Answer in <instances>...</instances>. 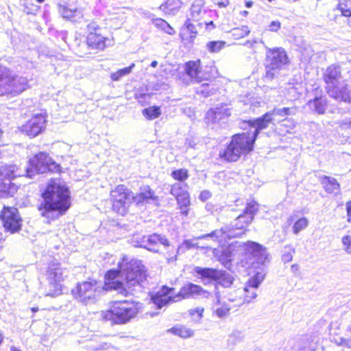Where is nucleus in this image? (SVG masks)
Wrapping results in <instances>:
<instances>
[{
    "label": "nucleus",
    "instance_id": "nucleus-13",
    "mask_svg": "<svg viewBox=\"0 0 351 351\" xmlns=\"http://www.w3.org/2000/svg\"><path fill=\"white\" fill-rule=\"evenodd\" d=\"M239 247L243 250L245 255L249 259L250 264L256 263L258 265H264L268 259V254L266 248L261 244L254 242L247 241L246 243L238 242Z\"/></svg>",
    "mask_w": 351,
    "mask_h": 351
},
{
    "label": "nucleus",
    "instance_id": "nucleus-50",
    "mask_svg": "<svg viewBox=\"0 0 351 351\" xmlns=\"http://www.w3.org/2000/svg\"><path fill=\"white\" fill-rule=\"evenodd\" d=\"M342 243L346 247V251L350 254L351 253V236L346 235L342 238Z\"/></svg>",
    "mask_w": 351,
    "mask_h": 351
},
{
    "label": "nucleus",
    "instance_id": "nucleus-34",
    "mask_svg": "<svg viewBox=\"0 0 351 351\" xmlns=\"http://www.w3.org/2000/svg\"><path fill=\"white\" fill-rule=\"evenodd\" d=\"M232 245L226 248L223 250V252L219 258V261L222 263V264L226 267L229 268L231 265L232 261Z\"/></svg>",
    "mask_w": 351,
    "mask_h": 351
},
{
    "label": "nucleus",
    "instance_id": "nucleus-30",
    "mask_svg": "<svg viewBox=\"0 0 351 351\" xmlns=\"http://www.w3.org/2000/svg\"><path fill=\"white\" fill-rule=\"evenodd\" d=\"M152 23L156 27L161 29L169 35H173L176 33L173 28L167 21L162 19H154L152 20Z\"/></svg>",
    "mask_w": 351,
    "mask_h": 351
},
{
    "label": "nucleus",
    "instance_id": "nucleus-33",
    "mask_svg": "<svg viewBox=\"0 0 351 351\" xmlns=\"http://www.w3.org/2000/svg\"><path fill=\"white\" fill-rule=\"evenodd\" d=\"M244 335L241 330H235L232 332L228 339L229 346H235L238 343L243 341Z\"/></svg>",
    "mask_w": 351,
    "mask_h": 351
},
{
    "label": "nucleus",
    "instance_id": "nucleus-20",
    "mask_svg": "<svg viewBox=\"0 0 351 351\" xmlns=\"http://www.w3.org/2000/svg\"><path fill=\"white\" fill-rule=\"evenodd\" d=\"M230 115V110L226 105H221L214 109H210L206 113V119L213 123H219L221 120Z\"/></svg>",
    "mask_w": 351,
    "mask_h": 351
},
{
    "label": "nucleus",
    "instance_id": "nucleus-18",
    "mask_svg": "<svg viewBox=\"0 0 351 351\" xmlns=\"http://www.w3.org/2000/svg\"><path fill=\"white\" fill-rule=\"evenodd\" d=\"M323 78L326 86L341 82L342 75L340 65L334 64L329 66L324 71Z\"/></svg>",
    "mask_w": 351,
    "mask_h": 351
},
{
    "label": "nucleus",
    "instance_id": "nucleus-64",
    "mask_svg": "<svg viewBox=\"0 0 351 351\" xmlns=\"http://www.w3.org/2000/svg\"><path fill=\"white\" fill-rule=\"evenodd\" d=\"M215 304L214 305H219L220 304V295L218 292L215 293Z\"/></svg>",
    "mask_w": 351,
    "mask_h": 351
},
{
    "label": "nucleus",
    "instance_id": "nucleus-6",
    "mask_svg": "<svg viewBox=\"0 0 351 351\" xmlns=\"http://www.w3.org/2000/svg\"><path fill=\"white\" fill-rule=\"evenodd\" d=\"M173 288L163 286L160 291L151 295V300L157 308L160 309L173 302H178L182 299L192 297L190 283L183 286L178 294L170 296L169 295L173 293Z\"/></svg>",
    "mask_w": 351,
    "mask_h": 351
},
{
    "label": "nucleus",
    "instance_id": "nucleus-59",
    "mask_svg": "<svg viewBox=\"0 0 351 351\" xmlns=\"http://www.w3.org/2000/svg\"><path fill=\"white\" fill-rule=\"evenodd\" d=\"M346 210L348 219V220L351 221V201H349L346 203Z\"/></svg>",
    "mask_w": 351,
    "mask_h": 351
},
{
    "label": "nucleus",
    "instance_id": "nucleus-38",
    "mask_svg": "<svg viewBox=\"0 0 351 351\" xmlns=\"http://www.w3.org/2000/svg\"><path fill=\"white\" fill-rule=\"evenodd\" d=\"M295 250L291 245H286L284 247L282 254V261L286 263L291 262L293 259V255L295 254Z\"/></svg>",
    "mask_w": 351,
    "mask_h": 351
},
{
    "label": "nucleus",
    "instance_id": "nucleus-32",
    "mask_svg": "<svg viewBox=\"0 0 351 351\" xmlns=\"http://www.w3.org/2000/svg\"><path fill=\"white\" fill-rule=\"evenodd\" d=\"M298 347L300 351H313L314 348L311 341V336L308 335L303 336L298 343Z\"/></svg>",
    "mask_w": 351,
    "mask_h": 351
},
{
    "label": "nucleus",
    "instance_id": "nucleus-22",
    "mask_svg": "<svg viewBox=\"0 0 351 351\" xmlns=\"http://www.w3.org/2000/svg\"><path fill=\"white\" fill-rule=\"evenodd\" d=\"M59 12L64 19L74 23L80 21L83 18L82 10L77 8L60 5Z\"/></svg>",
    "mask_w": 351,
    "mask_h": 351
},
{
    "label": "nucleus",
    "instance_id": "nucleus-61",
    "mask_svg": "<svg viewBox=\"0 0 351 351\" xmlns=\"http://www.w3.org/2000/svg\"><path fill=\"white\" fill-rule=\"evenodd\" d=\"M110 347V345L107 343H101L98 348H96V350H106Z\"/></svg>",
    "mask_w": 351,
    "mask_h": 351
},
{
    "label": "nucleus",
    "instance_id": "nucleus-48",
    "mask_svg": "<svg viewBox=\"0 0 351 351\" xmlns=\"http://www.w3.org/2000/svg\"><path fill=\"white\" fill-rule=\"evenodd\" d=\"M230 308L225 305H223L220 307H217L215 309L216 315L220 318L226 316L228 314Z\"/></svg>",
    "mask_w": 351,
    "mask_h": 351
},
{
    "label": "nucleus",
    "instance_id": "nucleus-43",
    "mask_svg": "<svg viewBox=\"0 0 351 351\" xmlns=\"http://www.w3.org/2000/svg\"><path fill=\"white\" fill-rule=\"evenodd\" d=\"M178 204L180 205V208H187L190 204L189 195L186 191L176 197Z\"/></svg>",
    "mask_w": 351,
    "mask_h": 351
},
{
    "label": "nucleus",
    "instance_id": "nucleus-44",
    "mask_svg": "<svg viewBox=\"0 0 351 351\" xmlns=\"http://www.w3.org/2000/svg\"><path fill=\"white\" fill-rule=\"evenodd\" d=\"M332 341L338 346L348 348H351V339H346L340 336H337L334 337Z\"/></svg>",
    "mask_w": 351,
    "mask_h": 351
},
{
    "label": "nucleus",
    "instance_id": "nucleus-45",
    "mask_svg": "<svg viewBox=\"0 0 351 351\" xmlns=\"http://www.w3.org/2000/svg\"><path fill=\"white\" fill-rule=\"evenodd\" d=\"M294 125V123L290 120L284 119L280 125V130L282 132L291 133V130L293 128Z\"/></svg>",
    "mask_w": 351,
    "mask_h": 351
},
{
    "label": "nucleus",
    "instance_id": "nucleus-55",
    "mask_svg": "<svg viewBox=\"0 0 351 351\" xmlns=\"http://www.w3.org/2000/svg\"><path fill=\"white\" fill-rule=\"evenodd\" d=\"M211 197V193L209 191L205 190L200 193L199 198L200 200L205 202Z\"/></svg>",
    "mask_w": 351,
    "mask_h": 351
},
{
    "label": "nucleus",
    "instance_id": "nucleus-7",
    "mask_svg": "<svg viewBox=\"0 0 351 351\" xmlns=\"http://www.w3.org/2000/svg\"><path fill=\"white\" fill-rule=\"evenodd\" d=\"M195 273L204 284L215 281L223 287H229L233 283V277L226 271L209 267H195Z\"/></svg>",
    "mask_w": 351,
    "mask_h": 351
},
{
    "label": "nucleus",
    "instance_id": "nucleus-51",
    "mask_svg": "<svg viewBox=\"0 0 351 351\" xmlns=\"http://www.w3.org/2000/svg\"><path fill=\"white\" fill-rule=\"evenodd\" d=\"M241 155H219L221 160L226 162H236L237 161Z\"/></svg>",
    "mask_w": 351,
    "mask_h": 351
},
{
    "label": "nucleus",
    "instance_id": "nucleus-14",
    "mask_svg": "<svg viewBox=\"0 0 351 351\" xmlns=\"http://www.w3.org/2000/svg\"><path fill=\"white\" fill-rule=\"evenodd\" d=\"M0 217L1 224L3 225L5 231L14 234L21 230L22 219L17 208L4 206L1 212Z\"/></svg>",
    "mask_w": 351,
    "mask_h": 351
},
{
    "label": "nucleus",
    "instance_id": "nucleus-36",
    "mask_svg": "<svg viewBox=\"0 0 351 351\" xmlns=\"http://www.w3.org/2000/svg\"><path fill=\"white\" fill-rule=\"evenodd\" d=\"M143 114L148 119L158 118L160 114V109L157 106H152L143 110Z\"/></svg>",
    "mask_w": 351,
    "mask_h": 351
},
{
    "label": "nucleus",
    "instance_id": "nucleus-8",
    "mask_svg": "<svg viewBox=\"0 0 351 351\" xmlns=\"http://www.w3.org/2000/svg\"><path fill=\"white\" fill-rule=\"evenodd\" d=\"M247 226L243 223V221H238L237 217L234 220V223L230 226L221 228L219 230H215L209 234H202L194 238V239H210L215 241L219 238L226 239L239 237L244 234Z\"/></svg>",
    "mask_w": 351,
    "mask_h": 351
},
{
    "label": "nucleus",
    "instance_id": "nucleus-17",
    "mask_svg": "<svg viewBox=\"0 0 351 351\" xmlns=\"http://www.w3.org/2000/svg\"><path fill=\"white\" fill-rule=\"evenodd\" d=\"M158 201V197L148 185L141 186L140 192L136 195H134V202L137 206L156 204Z\"/></svg>",
    "mask_w": 351,
    "mask_h": 351
},
{
    "label": "nucleus",
    "instance_id": "nucleus-49",
    "mask_svg": "<svg viewBox=\"0 0 351 351\" xmlns=\"http://www.w3.org/2000/svg\"><path fill=\"white\" fill-rule=\"evenodd\" d=\"M186 30L191 34V37H195L197 34V30L193 24H192L189 19H187L184 24Z\"/></svg>",
    "mask_w": 351,
    "mask_h": 351
},
{
    "label": "nucleus",
    "instance_id": "nucleus-28",
    "mask_svg": "<svg viewBox=\"0 0 351 351\" xmlns=\"http://www.w3.org/2000/svg\"><path fill=\"white\" fill-rule=\"evenodd\" d=\"M265 274L263 271H257L247 282L245 290L249 291V287L257 289L265 278Z\"/></svg>",
    "mask_w": 351,
    "mask_h": 351
},
{
    "label": "nucleus",
    "instance_id": "nucleus-23",
    "mask_svg": "<svg viewBox=\"0 0 351 351\" xmlns=\"http://www.w3.org/2000/svg\"><path fill=\"white\" fill-rule=\"evenodd\" d=\"M47 272L48 278L57 282L63 280L66 270L63 269L58 263L52 262L49 263Z\"/></svg>",
    "mask_w": 351,
    "mask_h": 351
},
{
    "label": "nucleus",
    "instance_id": "nucleus-4",
    "mask_svg": "<svg viewBox=\"0 0 351 351\" xmlns=\"http://www.w3.org/2000/svg\"><path fill=\"white\" fill-rule=\"evenodd\" d=\"M273 115L271 111L266 112L262 117L254 120H250L247 123L254 130L252 133L246 132L233 136L232 141L227 149L223 154H242L252 151L254 143L260 131L266 129L272 123Z\"/></svg>",
    "mask_w": 351,
    "mask_h": 351
},
{
    "label": "nucleus",
    "instance_id": "nucleus-39",
    "mask_svg": "<svg viewBox=\"0 0 351 351\" xmlns=\"http://www.w3.org/2000/svg\"><path fill=\"white\" fill-rule=\"evenodd\" d=\"M308 221L306 217H302L297 220L293 226V232L294 234H298L301 230H304L308 226Z\"/></svg>",
    "mask_w": 351,
    "mask_h": 351
},
{
    "label": "nucleus",
    "instance_id": "nucleus-21",
    "mask_svg": "<svg viewBox=\"0 0 351 351\" xmlns=\"http://www.w3.org/2000/svg\"><path fill=\"white\" fill-rule=\"evenodd\" d=\"M184 71L186 73L196 82H201L204 80L199 60L186 62L185 64Z\"/></svg>",
    "mask_w": 351,
    "mask_h": 351
},
{
    "label": "nucleus",
    "instance_id": "nucleus-5",
    "mask_svg": "<svg viewBox=\"0 0 351 351\" xmlns=\"http://www.w3.org/2000/svg\"><path fill=\"white\" fill-rule=\"evenodd\" d=\"M138 313L136 306L124 300L115 302L107 311L103 313V319L114 324H124Z\"/></svg>",
    "mask_w": 351,
    "mask_h": 351
},
{
    "label": "nucleus",
    "instance_id": "nucleus-47",
    "mask_svg": "<svg viewBox=\"0 0 351 351\" xmlns=\"http://www.w3.org/2000/svg\"><path fill=\"white\" fill-rule=\"evenodd\" d=\"M185 192L180 183H176L172 185L170 193L173 195L176 198L179 197L180 195L182 194V193Z\"/></svg>",
    "mask_w": 351,
    "mask_h": 351
},
{
    "label": "nucleus",
    "instance_id": "nucleus-29",
    "mask_svg": "<svg viewBox=\"0 0 351 351\" xmlns=\"http://www.w3.org/2000/svg\"><path fill=\"white\" fill-rule=\"evenodd\" d=\"M298 112V108L296 106L292 107H284L282 108H275L271 112L273 116L286 117L290 115H295Z\"/></svg>",
    "mask_w": 351,
    "mask_h": 351
},
{
    "label": "nucleus",
    "instance_id": "nucleus-10",
    "mask_svg": "<svg viewBox=\"0 0 351 351\" xmlns=\"http://www.w3.org/2000/svg\"><path fill=\"white\" fill-rule=\"evenodd\" d=\"M27 86V78L9 75L0 71V96L19 94L25 90Z\"/></svg>",
    "mask_w": 351,
    "mask_h": 351
},
{
    "label": "nucleus",
    "instance_id": "nucleus-56",
    "mask_svg": "<svg viewBox=\"0 0 351 351\" xmlns=\"http://www.w3.org/2000/svg\"><path fill=\"white\" fill-rule=\"evenodd\" d=\"M280 27V23L279 21H272L269 25V29L273 32L278 31Z\"/></svg>",
    "mask_w": 351,
    "mask_h": 351
},
{
    "label": "nucleus",
    "instance_id": "nucleus-40",
    "mask_svg": "<svg viewBox=\"0 0 351 351\" xmlns=\"http://www.w3.org/2000/svg\"><path fill=\"white\" fill-rule=\"evenodd\" d=\"M191 286V295H192V298L198 296V295H203L204 297H208L209 295V293L204 290L202 287L195 285L193 283H190Z\"/></svg>",
    "mask_w": 351,
    "mask_h": 351
},
{
    "label": "nucleus",
    "instance_id": "nucleus-57",
    "mask_svg": "<svg viewBox=\"0 0 351 351\" xmlns=\"http://www.w3.org/2000/svg\"><path fill=\"white\" fill-rule=\"evenodd\" d=\"M191 13L193 15V17H196L199 15V12H201V9L195 5H193L191 7Z\"/></svg>",
    "mask_w": 351,
    "mask_h": 351
},
{
    "label": "nucleus",
    "instance_id": "nucleus-26",
    "mask_svg": "<svg viewBox=\"0 0 351 351\" xmlns=\"http://www.w3.org/2000/svg\"><path fill=\"white\" fill-rule=\"evenodd\" d=\"M321 183L328 193H337L339 191L340 185L334 178L324 176L321 178Z\"/></svg>",
    "mask_w": 351,
    "mask_h": 351
},
{
    "label": "nucleus",
    "instance_id": "nucleus-62",
    "mask_svg": "<svg viewBox=\"0 0 351 351\" xmlns=\"http://www.w3.org/2000/svg\"><path fill=\"white\" fill-rule=\"evenodd\" d=\"M147 97H149V95L145 93H141V94L136 95V98L137 99H138L139 101H141V99H145Z\"/></svg>",
    "mask_w": 351,
    "mask_h": 351
},
{
    "label": "nucleus",
    "instance_id": "nucleus-46",
    "mask_svg": "<svg viewBox=\"0 0 351 351\" xmlns=\"http://www.w3.org/2000/svg\"><path fill=\"white\" fill-rule=\"evenodd\" d=\"M23 11L27 14H35L38 11V6L32 3H25Z\"/></svg>",
    "mask_w": 351,
    "mask_h": 351
},
{
    "label": "nucleus",
    "instance_id": "nucleus-3",
    "mask_svg": "<svg viewBox=\"0 0 351 351\" xmlns=\"http://www.w3.org/2000/svg\"><path fill=\"white\" fill-rule=\"evenodd\" d=\"M70 191L60 179H51L41 194L38 210L42 217L56 220L71 207Z\"/></svg>",
    "mask_w": 351,
    "mask_h": 351
},
{
    "label": "nucleus",
    "instance_id": "nucleus-15",
    "mask_svg": "<svg viewBox=\"0 0 351 351\" xmlns=\"http://www.w3.org/2000/svg\"><path fill=\"white\" fill-rule=\"evenodd\" d=\"M330 97L338 101L351 104V87L346 80L326 87Z\"/></svg>",
    "mask_w": 351,
    "mask_h": 351
},
{
    "label": "nucleus",
    "instance_id": "nucleus-53",
    "mask_svg": "<svg viewBox=\"0 0 351 351\" xmlns=\"http://www.w3.org/2000/svg\"><path fill=\"white\" fill-rule=\"evenodd\" d=\"M196 246H197V244L193 243L191 241L184 240L182 242V245L178 248V250H180L182 247H185L186 250H190L191 248L195 247Z\"/></svg>",
    "mask_w": 351,
    "mask_h": 351
},
{
    "label": "nucleus",
    "instance_id": "nucleus-12",
    "mask_svg": "<svg viewBox=\"0 0 351 351\" xmlns=\"http://www.w3.org/2000/svg\"><path fill=\"white\" fill-rule=\"evenodd\" d=\"M86 43L91 49L102 51L112 45V41L103 34V29L95 22L87 25Z\"/></svg>",
    "mask_w": 351,
    "mask_h": 351
},
{
    "label": "nucleus",
    "instance_id": "nucleus-63",
    "mask_svg": "<svg viewBox=\"0 0 351 351\" xmlns=\"http://www.w3.org/2000/svg\"><path fill=\"white\" fill-rule=\"evenodd\" d=\"M299 269H300V266L298 264H293L291 267V271L294 274L298 272L299 271Z\"/></svg>",
    "mask_w": 351,
    "mask_h": 351
},
{
    "label": "nucleus",
    "instance_id": "nucleus-11",
    "mask_svg": "<svg viewBox=\"0 0 351 351\" xmlns=\"http://www.w3.org/2000/svg\"><path fill=\"white\" fill-rule=\"evenodd\" d=\"M266 73L265 77L272 80L278 71L287 62V56L282 48H267Z\"/></svg>",
    "mask_w": 351,
    "mask_h": 351
},
{
    "label": "nucleus",
    "instance_id": "nucleus-35",
    "mask_svg": "<svg viewBox=\"0 0 351 351\" xmlns=\"http://www.w3.org/2000/svg\"><path fill=\"white\" fill-rule=\"evenodd\" d=\"M135 66V64L132 63L130 66L119 69L117 72L112 73L110 77L113 81H119L122 77L130 74L132 69Z\"/></svg>",
    "mask_w": 351,
    "mask_h": 351
},
{
    "label": "nucleus",
    "instance_id": "nucleus-24",
    "mask_svg": "<svg viewBox=\"0 0 351 351\" xmlns=\"http://www.w3.org/2000/svg\"><path fill=\"white\" fill-rule=\"evenodd\" d=\"M258 210L257 204L255 202L252 201L247 204L243 214L238 216V221H243V223L248 225L254 219V215Z\"/></svg>",
    "mask_w": 351,
    "mask_h": 351
},
{
    "label": "nucleus",
    "instance_id": "nucleus-42",
    "mask_svg": "<svg viewBox=\"0 0 351 351\" xmlns=\"http://www.w3.org/2000/svg\"><path fill=\"white\" fill-rule=\"evenodd\" d=\"M250 33V29L247 26L243 25L241 27L234 28L232 30V35L236 38H243L247 36Z\"/></svg>",
    "mask_w": 351,
    "mask_h": 351
},
{
    "label": "nucleus",
    "instance_id": "nucleus-16",
    "mask_svg": "<svg viewBox=\"0 0 351 351\" xmlns=\"http://www.w3.org/2000/svg\"><path fill=\"white\" fill-rule=\"evenodd\" d=\"M46 119L41 114H36L21 127L22 132L30 137H35L40 134L45 128Z\"/></svg>",
    "mask_w": 351,
    "mask_h": 351
},
{
    "label": "nucleus",
    "instance_id": "nucleus-2",
    "mask_svg": "<svg viewBox=\"0 0 351 351\" xmlns=\"http://www.w3.org/2000/svg\"><path fill=\"white\" fill-rule=\"evenodd\" d=\"M60 171V165L49 157V155H34L29 158L27 165L23 168L16 165L1 166L0 167V197H13L16 193L18 187L11 182L15 178L25 176L32 179L36 174Z\"/></svg>",
    "mask_w": 351,
    "mask_h": 351
},
{
    "label": "nucleus",
    "instance_id": "nucleus-54",
    "mask_svg": "<svg viewBox=\"0 0 351 351\" xmlns=\"http://www.w3.org/2000/svg\"><path fill=\"white\" fill-rule=\"evenodd\" d=\"M204 312V308L201 307H197L194 309H191L189 313L191 315L193 316L196 313L197 315L198 319H201L202 317V313Z\"/></svg>",
    "mask_w": 351,
    "mask_h": 351
},
{
    "label": "nucleus",
    "instance_id": "nucleus-58",
    "mask_svg": "<svg viewBox=\"0 0 351 351\" xmlns=\"http://www.w3.org/2000/svg\"><path fill=\"white\" fill-rule=\"evenodd\" d=\"M341 127L343 129H345L348 131H351V120L349 121H343Z\"/></svg>",
    "mask_w": 351,
    "mask_h": 351
},
{
    "label": "nucleus",
    "instance_id": "nucleus-27",
    "mask_svg": "<svg viewBox=\"0 0 351 351\" xmlns=\"http://www.w3.org/2000/svg\"><path fill=\"white\" fill-rule=\"evenodd\" d=\"M167 332L184 339L192 337L194 335V331L192 329L180 325L169 329Z\"/></svg>",
    "mask_w": 351,
    "mask_h": 351
},
{
    "label": "nucleus",
    "instance_id": "nucleus-60",
    "mask_svg": "<svg viewBox=\"0 0 351 351\" xmlns=\"http://www.w3.org/2000/svg\"><path fill=\"white\" fill-rule=\"evenodd\" d=\"M229 4L228 0H221L217 3V5L220 8H225Z\"/></svg>",
    "mask_w": 351,
    "mask_h": 351
},
{
    "label": "nucleus",
    "instance_id": "nucleus-9",
    "mask_svg": "<svg viewBox=\"0 0 351 351\" xmlns=\"http://www.w3.org/2000/svg\"><path fill=\"white\" fill-rule=\"evenodd\" d=\"M112 209L114 212L125 215L130 206L134 202V193L123 185H119L111 191Z\"/></svg>",
    "mask_w": 351,
    "mask_h": 351
},
{
    "label": "nucleus",
    "instance_id": "nucleus-25",
    "mask_svg": "<svg viewBox=\"0 0 351 351\" xmlns=\"http://www.w3.org/2000/svg\"><path fill=\"white\" fill-rule=\"evenodd\" d=\"M308 106L313 112L322 114L326 110L327 99L322 96L315 97L313 99L308 101Z\"/></svg>",
    "mask_w": 351,
    "mask_h": 351
},
{
    "label": "nucleus",
    "instance_id": "nucleus-41",
    "mask_svg": "<svg viewBox=\"0 0 351 351\" xmlns=\"http://www.w3.org/2000/svg\"><path fill=\"white\" fill-rule=\"evenodd\" d=\"M171 176L178 181H184L189 177L188 171L185 169L174 170L171 172Z\"/></svg>",
    "mask_w": 351,
    "mask_h": 351
},
{
    "label": "nucleus",
    "instance_id": "nucleus-37",
    "mask_svg": "<svg viewBox=\"0 0 351 351\" xmlns=\"http://www.w3.org/2000/svg\"><path fill=\"white\" fill-rule=\"evenodd\" d=\"M226 43L221 40L210 41L206 44V49L210 53H217L225 46Z\"/></svg>",
    "mask_w": 351,
    "mask_h": 351
},
{
    "label": "nucleus",
    "instance_id": "nucleus-31",
    "mask_svg": "<svg viewBox=\"0 0 351 351\" xmlns=\"http://www.w3.org/2000/svg\"><path fill=\"white\" fill-rule=\"evenodd\" d=\"M336 9L341 12L342 16L346 17L350 16L351 0H340Z\"/></svg>",
    "mask_w": 351,
    "mask_h": 351
},
{
    "label": "nucleus",
    "instance_id": "nucleus-19",
    "mask_svg": "<svg viewBox=\"0 0 351 351\" xmlns=\"http://www.w3.org/2000/svg\"><path fill=\"white\" fill-rule=\"evenodd\" d=\"M161 245L167 247L169 245V241L165 236L154 233L147 237V244L144 247L149 251L158 253Z\"/></svg>",
    "mask_w": 351,
    "mask_h": 351
},
{
    "label": "nucleus",
    "instance_id": "nucleus-1",
    "mask_svg": "<svg viewBox=\"0 0 351 351\" xmlns=\"http://www.w3.org/2000/svg\"><path fill=\"white\" fill-rule=\"evenodd\" d=\"M119 269H110L105 276V282L90 279L77 283L72 290L75 298L87 305L96 302L102 292L116 291L127 296L134 291H141L142 283L146 279L145 267L141 261L123 258L118 264Z\"/></svg>",
    "mask_w": 351,
    "mask_h": 351
},
{
    "label": "nucleus",
    "instance_id": "nucleus-52",
    "mask_svg": "<svg viewBox=\"0 0 351 351\" xmlns=\"http://www.w3.org/2000/svg\"><path fill=\"white\" fill-rule=\"evenodd\" d=\"M256 289H252L251 287H249V291H246L245 289L244 291L247 293V294L245 296V301L247 302H250L251 300L256 298V293L254 291Z\"/></svg>",
    "mask_w": 351,
    "mask_h": 351
}]
</instances>
